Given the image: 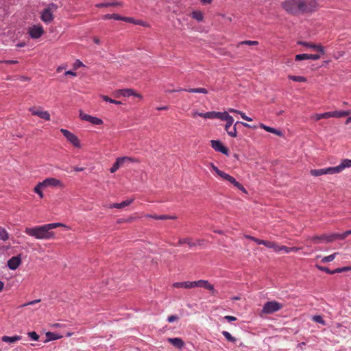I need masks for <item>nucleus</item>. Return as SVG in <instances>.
<instances>
[{"mask_svg":"<svg viewBox=\"0 0 351 351\" xmlns=\"http://www.w3.org/2000/svg\"><path fill=\"white\" fill-rule=\"evenodd\" d=\"M191 16L198 21L203 20V13L201 11H193L191 14Z\"/></svg>","mask_w":351,"mask_h":351,"instance_id":"nucleus-34","label":"nucleus"},{"mask_svg":"<svg viewBox=\"0 0 351 351\" xmlns=\"http://www.w3.org/2000/svg\"><path fill=\"white\" fill-rule=\"evenodd\" d=\"M167 341L170 343L171 345H173L174 347L177 348H182L184 343L183 340L181 338L175 337V338H168Z\"/></svg>","mask_w":351,"mask_h":351,"instance_id":"nucleus-18","label":"nucleus"},{"mask_svg":"<svg viewBox=\"0 0 351 351\" xmlns=\"http://www.w3.org/2000/svg\"><path fill=\"white\" fill-rule=\"evenodd\" d=\"M21 339H22V337L19 336V335H15V336H13V337L3 336L2 338H1V340L3 342L14 343V342H16L17 341L21 340Z\"/></svg>","mask_w":351,"mask_h":351,"instance_id":"nucleus-22","label":"nucleus"},{"mask_svg":"<svg viewBox=\"0 0 351 351\" xmlns=\"http://www.w3.org/2000/svg\"><path fill=\"white\" fill-rule=\"evenodd\" d=\"M90 115L84 113L82 111H80V117L81 119L89 121L90 119Z\"/></svg>","mask_w":351,"mask_h":351,"instance_id":"nucleus-51","label":"nucleus"},{"mask_svg":"<svg viewBox=\"0 0 351 351\" xmlns=\"http://www.w3.org/2000/svg\"><path fill=\"white\" fill-rule=\"evenodd\" d=\"M330 114H332L331 117H343L349 115L350 114V111H334L330 112Z\"/></svg>","mask_w":351,"mask_h":351,"instance_id":"nucleus-24","label":"nucleus"},{"mask_svg":"<svg viewBox=\"0 0 351 351\" xmlns=\"http://www.w3.org/2000/svg\"><path fill=\"white\" fill-rule=\"evenodd\" d=\"M46 337H47V341H46L59 339H60L62 337V336L58 335H56V334H55L53 332H47L46 333Z\"/></svg>","mask_w":351,"mask_h":351,"instance_id":"nucleus-30","label":"nucleus"},{"mask_svg":"<svg viewBox=\"0 0 351 351\" xmlns=\"http://www.w3.org/2000/svg\"><path fill=\"white\" fill-rule=\"evenodd\" d=\"M21 263L20 256H13L8 261V266L10 269L14 270L18 268Z\"/></svg>","mask_w":351,"mask_h":351,"instance_id":"nucleus-17","label":"nucleus"},{"mask_svg":"<svg viewBox=\"0 0 351 351\" xmlns=\"http://www.w3.org/2000/svg\"><path fill=\"white\" fill-rule=\"evenodd\" d=\"M110 3H101L96 5L97 8L109 7Z\"/></svg>","mask_w":351,"mask_h":351,"instance_id":"nucleus-62","label":"nucleus"},{"mask_svg":"<svg viewBox=\"0 0 351 351\" xmlns=\"http://www.w3.org/2000/svg\"><path fill=\"white\" fill-rule=\"evenodd\" d=\"M350 234H351V230H347L342 234L337 233L336 237H337L339 240H344Z\"/></svg>","mask_w":351,"mask_h":351,"instance_id":"nucleus-38","label":"nucleus"},{"mask_svg":"<svg viewBox=\"0 0 351 351\" xmlns=\"http://www.w3.org/2000/svg\"><path fill=\"white\" fill-rule=\"evenodd\" d=\"M320 58L319 54H307V53H302V54H298L295 57V60L296 61H300L303 60H317Z\"/></svg>","mask_w":351,"mask_h":351,"instance_id":"nucleus-15","label":"nucleus"},{"mask_svg":"<svg viewBox=\"0 0 351 351\" xmlns=\"http://www.w3.org/2000/svg\"><path fill=\"white\" fill-rule=\"evenodd\" d=\"M261 128H263L265 131L275 134L278 136H282V132L278 130H276L273 128L265 125L264 124H261Z\"/></svg>","mask_w":351,"mask_h":351,"instance_id":"nucleus-25","label":"nucleus"},{"mask_svg":"<svg viewBox=\"0 0 351 351\" xmlns=\"http://www.w3.org/2000/svg\"><path fill=\"white\" fill-rule=\"evenodd\" d=\"M117 160L119 162V164L121 165H122L124 162H131L132 160L131 158L130 157H128V156H124V157H121V158H118L117 159Z\"/></svg>","mask_w":351,"mask_h":351,"instance_id":"nucleus-46","label":"nucleus"},{"mask_svg":"<svg viewBox=\"0 0 351 351\" xmlns=\"http://www.w3.org/2000/svg\"><path fill=\"white\" fill-rule=\"evenodd\" d=\"M191 281L177 282L172 285L174 288L191 289Z\"/></svg>","mask_w":351,"mask_h":351,"instance_id":"nucleus-20","label":"nucleus"},{"mask_svg":"<svg viewBox=\"0 0 351 351\" xmlns=\"http://www.w3.org/2000/svg\"><path fill=\"white\" fill-rule=\"evenodd\" d=\"M236 124L234 126H231L230 129L226 130L228 135H230L231 137H236L237 136V129H236Z\"/></svg>","mask_w":351,"mask_h":351,"instance_id":"nucleus-37","label":"nucleus"},{"mask_svg":"<svg viewBox=\"0 0 351 351\" xmlns=\"http://www.w3.org/2000/svg\"><path fill=\"white\" fill-rule=\"evenodd\" d=\"M133 202V199H128L125 201H123L121 203H114L110 205V208H123V207L128 206L131 204V203Z\"/></svg>","mask_w":351,"mask_h":351,"instance_id":"nucleus-21","label":"nucleus"},{"mask_svg":"<svg viewBox=\"0 0 351 351\" xmlns=\"http://www.w3.org/2000/svg\"><path fill=\"white\" fill-rule=\"evenodd\" d=\"M25 232L29 236L34 237L40 240H49L55 237V233L50 231L47 224L33 228H26Z\"/></svg>","mask_w":351,"mask_h":351,"instance_id":"nucleus-1","label":"nucleus"},{"mask_svg":"<svg viewBox=\"0 0 351 351\" xmlns=\"http://www.w3.org/2000/svg\"><path fill=\"white\" fill-rule=\"evenodd\" d=\"M312 320L322 324V325H325V321L323 319L322 317L320 315H315L313 317Z\"/></svg>","mask_w":351,"mask_h":351,"instance_id":"nucleus-45","label":"nucleus"},{"mask_svg":"<svg viewBox=\"0 0 351 351\" xmlns=\"http://www.w3.org/2000/svg\"><path fill=\"white\" fill-rule=\"evenodd\" d=\"M337 233H332L330 234H324L321 236H315L311 238V240L313 243L319 244L321 243H331L335 240H338L336 237Z\"/></svg>","mask_w":351,"mask_h":351,"instance_id":"nucleus-5","label":"nucleus"},{"mask_svg":"<svg viewBox=\"0 0 351 351\" xmlns=\"http://www.w3.org/2000/svg\"><path fill=\"white\" fill-rule=\"evenodd\" d=\"M302 0H289L282 3L283 8L292 14L302 12Z\"/></svg>","mask_w":351,"mask_h":351,"instance_id":"nucleus-3","label":"nucleus"},{"mask_svg":"<svg viewBox=\"0 0 351 351\" xmlns=\"http://www.w3.org/2000/svg\"><path fill=\"white\" fill-rule=\"evenodd\" d=\"M351 167V160L344 159L342 162L336 167H328L325 169H311L310 173L313 176L318 177L326 174H336L339 173L343 171L346 168Z\"/></svg>","mask_w":351,"mask_h":351,"instance_id":"nucleus-2","label":"nucleus"},{"mask_svg":"<svg viewBox=\"0 0 351 351\" xmlns=\"http://www.w3.org/2000/svg\"><path fill=\"white\" fill-rule=\"evenodd\" d=\"M176 91H186V92H189V93H203V94L208 93V90L204 88H189V89L179 88L178 90H174V89L165 90L166 93H173V92H176Z\"/></svg>","mask_w":351,"mask_h":351,"instance_id":"nucleus-12","label":"nucleus"},{"mask_svg":"<svg viewBox=\"0 0 351 351\" xmlns=\"http://www.w3.org/2000/svg\"><path fill=\"white\" fill-rule=\"evenodd\" d=\"M232 117L230 116L228 112H221V121L232 120Z\"/></svg>","mask_w":351,"mask_h":351,"instance_id":"nucleus-40","label":"nucleus"},{"mask_svg":"<svg viewBox=\"0 0 351 351\" xmlns=\"http://www.w3.org/2000/svg\"><path fill=\"white\" fill-rule=\"evenodd\" d=\"M41 182L42 185L44 186L45 188L49 186H59L62 188L64 186L62 182L60 180L53 178H47Z\"/></svg>","mask_w":351,"mask_h":351,"instance_id":"nucleus-11","label":"nucleus"},{"mask_svg":"<svg viewBox=\"0 0 351 351\" xmlns=\"http://www.w3.org/2000/svg\"><path fill=\"white\" fill-rule=\"evenodd\" d=\"M122 21H125V22L134 23V24H135V23H136L135 20L133 18H130V17H123V16Z\"/></svg>","mask_w":351,"mask_h":351,"instance_id":"nucleus-57","label":"nucleus"},{"mask_svg":"<svg viewBox=\"0 0 351 351\" xmlns=\"http://www.w3.org/2000/svg\"><path fill=\"white\" fill-rule=\"evenodd\" d=\"M122 18H123V16H121L118 14H107L103 16V19H106H106H114V20H117V21H122Z\"/></svg>","mask_w":351,"mask_h":351,"instance_id":"nucleus-28","label":"nucleus"},{"mask_svg":"<svg viewBox=\"0 0 351 351\" xmlns=\"http://www.w3.org/2000/svg\"><path fill=\"white\" fill-rule=\"evenodd\" d=\"M212 147L217 152H219V141L212 140L210 141Z\"/></svg>","mask_w":351,"mask_h":351,"instance_id":"nucleus-44","label":"nucleus"},{"mask_svg":"<svg viewBox=\"0 0 351 351\" xmlns=\"http://www.w3.org/2000/svg\"><path fill=\"white\" fill-rule=\"evenodd\" d=\"M88 122L91 123L93 125H101L103 123V121L101 119L93 116L90 117V119Z\"/></svg>","mask_w":351,"mask_h":351,"instance_id":"nucleus-39","label":"nucleus"},{"mask_svg":"<svg viewBox=\"0 0 351 351\" xmlns=\"http://www.w3.org/2000/svg\"><path fill=\"white\" fill-rule=\"evenodd\" d=\"M29 111L32 112V114L33 115L38 116V117L46 121L50 120V114L47 111L35 110L34 108H29Z\"/></svg>","mask_w":351,"mask_h":351,"instance_id":"nucleus-16","label":"nucleus"},{"mask_svg":"<svg viewBox=\"0 0 351 351\" xmlns=\"http://www.w3.org/2000/svg\"><path fill=\"white\" fill-rule=\"evenodd\" d=\"M121 166V165L119 164V162L117 160H116V162L113 164L112 167L110 169V172L114 173L119 169Z\"/></svg>","mask_w":351,"mask_h":351,"instance_id":"nucleus-49","label":"nucleus"},{"mask_svg":"<svg viewBox=\"0 0 351 351\" xmlns=\"http://www.w3.org/2000/svg\"><path fill=\"white\" fill-rule=\"evenodd\" d=\"M101 97L104 99V101H107V102H110V103L114 104H121V101L112 99L106 95H102Z\"/></svg>","mask_w":351,"mask_h":351,"instance_id":"nucleus-41","label":"nucleus"},{"mask_svg":"<svg viewBox=\"0 0 351 351\" xmlns=\"http://www.w3.org/2000/svg\"><path fill=\"white\" fill-rule=\"evenodd\" d=\"M157 220H165V219H176V216H170L167 215H158V217H156Z\"/></svg>","mask_w":351,"mask_h":351,"instance_id":"nucleus-47","label":"nucleus"},{"mask_svg":"<svg viewBox=\"0 0 351 351\" xmlns=\"http://www.w3.org/2000/svg\"><path fill=\"white\" fill-rule=\"evenodd\" d=\"M27 335L34 341H38L39 339V335L34 331L29 332Z\"/></svg>","mask_w":351,"mask_h":351,"instance_id":"nucleus-48","label":"nucleus"},{"mask_svg":"<svg viewBox=\"0 0 351 351\" xmlns=\"http://www.w3.org/2000/svg\"><path fill=\"white\" fill-rule=\"evenodd\" d=\"M28 33L32 38L36 39L40 38L44 34V29L40 25H33L29 28Z\"/></svg>","mask_w":351,"mask_h":351,"instance_id":"nucleus-10","label":"nucleus"},{"mask_svg":"<svg viewBox=\"0 0 351 351\" xmlns=\"http://www.w3.org/2000/svg\"><path fill=\"white\" fill-rule=\"evenodd\" d=\"M57 6L51 3L47 7V8L44 9L43 11L41 13L40 19L41 20L46 23H49L51 22L54 16L53 15V10H56Z\"/></svg>","mask_w":351,"mask_h":351,"instance_id":"nucleus-6","label":"nucleus"},{"mask_svg":"<svg viewBox=\"0 0 351 351\" xmlns=\"http://www.w3.org/2000/svg\"><path fill=\"white\" fill-rule=\"evenodd\" d=\"M234 122V119L232 118V120L230 121V120H228L226 121V125H224V128H225V130H228V129H230V127L232 126V123Z\"/></svg>","mask_w":351,"mask_h":351,"instance_id":"nucleus-58","label":"nucleus"},{"mask_svg":"<svg viewBox=\"0 0 351 351\" xmlns=\"http://www.w3.org/2000/svg\"><path fill=\"white\" fill-rule=\"evenodd\" d=\"M134 96L139 99H142V95L140 93H138L134 91L132 88H125L123 89V97H130V96Z\"/></svg>","mask_w":351,"mask_h":351,"instance_id":"nucleus-19","label":"nucleus"},{"mask_svg":"<svg viewBox=\"0 0 351 351\" xmlns=\"http://www.w3.org/2000/svg\"><path fill=\"white\" fill-rule=\"evenodd\" d=\"M316 267L320 270V271H325L326 273L327 274H335V271L334 270L333 271H331L330 270L328 267H323V266H321V265H316Z\"/></svg>","mask_w":351,"mask_h":351,"instance_id":"nucleus-43","label":"nucleus"},{"mask_svg":"<svg viewBox=\"0 0 351 351\" xmlns=\"http://www.w3.org/2000/svg\"><path fill=\"white\" fill-rule=\"evenodd\" d=\"M224 319L227 320L228 322H232L233 321L237 320V317L234 316L227 315L223 317Z\"/></svg>","mask_w":351,"mask_h":351,"instance_id":"nucleus-59","label":"nucleus"},{"mask_svg":"<svg viewBox=\"0 0 351 351\" xmlns=\"http://www.w3.org/2000/svg\"><path fill=\"white\" fill-rule=\"evenodd\" d=\"M221 178L223 179L224 180L228 181L229 183L232 184L234 186L237 187L238 189L241 190L243 193H247V191L243 187V186L241 184H240L239 182H237L234 177H232L224 172L221 171Z\"/></svg>","mask_w":351,"mask_h":351,"instance_id":"nucleus-8","label":"nucleus"},{"mask_svg":"<svg viewBox=\"0 0 351 351\" xmlns=\"http://www.w3.org/2000/svg\"><path fill=\"white\" fill-rule=\"evenodd\" d=\"M298 44L300 45L305 46L306 47L311 48L314 51H316L321 54L324 53V47L320 45H315L311 43L304 42V41H298Z\"/></svg>","mask_w":351,"mask_h":351,"instance_id":"nucleus-14","label":"nucleus"},{"mask_svg":"<svg viewBox=\"0 0 351 351\" xmlns=\"http://www.w3.org/2000/svg\"><path fill=\"white\" fill-rule=\"evenodd\" d=\"M281 251H283L285 253L288 254L289 253V247L285 245H281L280 252Z\"/></svg>","mask_w":351,"mask_h":351,"instance_id":"nucleus-63","label":"nucleus"},{"mask_svg":"<svg viewBox=\"0 0 351 351\" xmlns=\"http://www.w3.org/2000/svg\"><path fill=\"white\" fill-rule=\"evenodd\" d=\"M60 132L74 147H80V140L76 135L66 129H60Z\"/></svg>","mask_w":351,"mask_h":351,"instance_id":"nucleus-7","label":"nucleus"},{"mask_svg":"<svg viewBox=\"0 0 351 351\" xmlns=\"http://www.w3.org/2000/svg\"><path fill=\"white\" fill-rule=\"evenodd\" d=\"M65 75H72V76H76L77 73L75 72H73L72 71H67L65 72Z\"/></svg>","mask_w":351,"mask_h":351,"instance_id":"nucleus-64","label":"nucleus"},{"mask_svg":"<svg viewBox=\"0 0 351 351\" xmlns=\"http://www.w3.org/2000/svg\"><path fill=\"white\" fill-rule=\"evenodd\" d=\"M350 269H351V267H341V268H337V269H335L334 271H335V273H341V272H343V271H349Z\"/></svg>","mask_w":351,"mask_h":351,"instance_id":"nucleus-53","label":"nucleus"},{"mask_svg":"<svg viewBox=\"0 0 351 351\" xmlns=\"http://www.w3.org/2000/svg\"><path fill=\"white\" fill-rule=\"evenodd\" d=\"M45 188L44 186L42 185V182H39L34 189V191L37 193L40 198H43L44 195L42 192V189Z\"/></svg>","mask_w":351,"mask_h":351,"instance_id":"nucleus-29","label":"nucleus"},{"mask_svg":"<svg viewBox=\"0 0 351 351\" xmlns=\"http://www.w3.org/2000/svg\"><path fill=\"white\" fill-rule=\"evenodd\" d=\"M196 115L202 117L204 119H219V112H208L206 113H199L197 112H194L192 113V117H195Z\"/></svg>","mask_w":351,"mask_h":351,"instance_id":"nucleus-13","label":"nucleus"},{"mask_svg":"<svg viewBox=\"0 0 351 351\" xmlns=\"http://www.w3.org/2000/svg\"><path fill=\"white\" fill-rule=\"evenodd\" d=\"M191 289L195 287H201L209 290L213 293L216 292L213 285H211L208 280H199L197 281H191Z\"/></svg>","mask_w":351,"mask_h":351,"instance_id":"nucleus-9","label":"nucleus"},{"mask_svg":"<svg viewBox=\"0 0 351 351\" xmlns=\"http://www.w3.org/2000/svg\"><path fill=\"white\" fill-rule=\"evenodd\" d=\"M82 66H83V63L79 60H77L73 64L75 69H77Z\"/></svg>","mask_w":351,"mask_h":351,"instance_id":"nucleus-61","label":"nucleus"},{"mask_svg":"<svg viewBox=\"0 0 351 351\" xmlns=\"http://www.w3.org/2000/svg\"><path fill=\"white\" fill-rule=\"evenodd\" d=\"M283 307V305L276 301H270L266 302L262 309V313L264 314H272L278 311Z\"/></svg>","mask_w":351,"mask_h":351,"instance_id":"nucleus-4","label":"nucleus"},{"mask_svg":"<svg viewBox=\"0 0 351 351\" xmlns=\"http://www.w3.org/2000/svg\"><path fill=\"white\" fill-rule=\"evenodd\" d=\"M47 226L50 230V231L53 229L56 228L58 227L63 226L64 225L61 223H47Z\"/></svg>","mask_w":351,"mask_h":351,"instance_id":"nucleus-52","label":"nucleus"},{"mask_svg":"<svg viewBox=\"0 0 351 351\" xmlns=\"http://www.w3.org/2000/svg\"><path fill=\"white\" fill-rule=\"evenodd\" d=\"M183 244H187L189 247H193L196 244L193 242L191 238L180 239L178 240V245H182Z\"/></svg>","mask_w":351,"mask_h":351,"instance_id":"nucleus-23","label":"nucleus"},{"mask_svg":"<svg viewBox=\"0 0 351 351\" xmlns=\"http://www.w3.org/2000/svg\"><path fill=\"white\" fill-rule=\"evenodd\" d=\"M337 254H339V253L335 252L331 255L325 256L322 259L321 261H322V263H324L332 261L335 259L336 255H337Z\"/></svg>","mask_w":351,"mask_h":351,"instance_id":"nucleus-36","label":"nucleus"},{"mask_svg":"<svg viewBox=\"0 0 351 351\" xmlns=\"http://www.w3.org/2000/svg\"><path fill=\"white\" fill-rule=\"evenodd\" d=\"M178 319V317L175 315H170L167 318V321L170 323L177 321Z\"/></svg>","mask_w":351,"mask_h":351,"instance_id":"nucleus-55","label":"nucleus"},{"mask_svg":"<svg viewBox=\"0 0 351 351\" xmlns=\"http://www.w3.org/2000/svg\"><path fill=\"white\" fill-rule=\"evenodd\" d=\"M258 44V41H255V40H245V41H242V42H240L239 44H238V47L241 46V45H257Z\"/></svg>","mask_w":351,"mask_h":351,"instance_id":"nucleus-42","label":"nucleus"},{"mask_svg":"<svg viewBox=\"0 0 351 351\" xmlns=\"http://www.w3.org/2000/svg\"><path fill=\"white\" fill-rule=\"evenodd\" d=\"M229 149L221 143V153L228 155Z\"/></svg>","mask_w":351,"mask_h":351,"instance_id":"nucleus-60","label":"nucleus"},{"mask_svg":"<svg viewBox=\"0 0 351 351\" xmlns=\"http://www.w3.org/2000/svg\"><path fill=\"white\" fill-rule=\"evenodd\" d=\"M112 95L116 98H119L121 96H123V89H119L114 91Z\"/></svg>","mask_w":351,"mask_h":351,"instance_id":"nucleus-54","label":"nucleus"},{"mask_svg":"<svg viewBox=\"0 0 351 351\" xmlns=\"http://www.w3.org/2000/svg\"><path fill=\"white\" fill-rule=\"evenodd\" d=\"M267 247L273 249L276 252H280L281 245L275 242L268 241Z\"/></svg>","mask_w":351,"mask_h":351,"instance_id":"nucleus-27","label":"nucleus"},{"mask_svg":"<svg viewBox=\"0 0 351 351\" xmlns=\"http://www.w3.org/2000/svg\"><path fill=\"white\" fill-rule=\"evenodd\" d=\"M288 78L294 82H306L307 80L305 77L295 76V75H288Z\"/></svg>","mask_w":351,"mask_h":351,"instance_id":"nucleus-32","label":"nucleus"},{"mask_svg":"<svg viewBox=\"0 0 351 351\" xmlns=\"http://www.w3.org/2000/svg\"><path fill=\"white\" fill-rule=\"evenodd\" d=\"M0 239L5 241L9 239V234L5 228L0 226Z\"/></svg>","mask_w":351,"mask_h":351,"instance_id":"nucleus-31","label":"nucleus"},{"mask_svg":"<svg viewBox=\"0 0 351 351\" xmlns=\"http://www.w3.org/2000/svg\"><path fill=\"white\" fill-rule=\"evenodd\" d=\"M206 165L213 173L215 172L216 175L219 176V169L212 162H206Z\"/></svg>","mask_w":351,"mask_h":351,"instance_id":"nucleus-33","label":"nucleus"},{"mask_svg":"<svg viewBox=\"0 0 351 351\" xmlns=\"http://www.w3.org/2000/svg\"><path fill=\"white\" fill-rule=\"evenodd\" d=\"M331 115L330 114V112L322 113V114H314L312 118L314 119L316 121H319L322 119H328L331 117Z\"/></svg>","mask_w":351,"mask_h":351,"instance_id":"nucleus-26","label":"nucleus"},{"mask_svg":"<svg viewBox=\"0 0 351 351\" xmlns=\"http://www.w3.org/2000/svg\"><path fill=\"white\" fill-rule=\"evenodd\" d=\"M252 241L256 242L258 245H264L266 247L267 246L268 241H265V240H261V239H259L257 238L252 239Z\"/></svg>","mask_w":351,"mask_h":351,"instance_id":"nucleus-50","label":"nucleus"},{"mask_svg":"<svg viewBox=\"0 0 351 351\" xmlns=\"http://www.w3.org/2000/svg\"><path fill=\"white\" fill-rule=\"evenodd\" d=\"M223 335L225 337V338L227 339V341L232 342V343H236L237 339L231 335L230 333H229L227 331H223L222 332Z\"/></svg>","mask_w":351,"mask_h":351,"instance_id":"nucleus-35","label":"nucleus"},{"mask_svg":"<svg viewBox=\"0 0 351 351\" xmlns=\"http://www.w3.org/2000/svg\"><path fill=\"white\" fill-rule=\"evenodd\" d=\"M239 114L241 115V118L243 119L244 120H246L247 121H252V119H251L250 117H248L247 116H246L244 112L240 111V112H239Z\"/></svg>","mask_w":351,"mask_h":351,"instance_id":"nucleus-56","label":"nucleus"}]
</instances>
